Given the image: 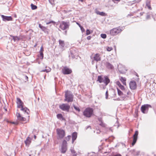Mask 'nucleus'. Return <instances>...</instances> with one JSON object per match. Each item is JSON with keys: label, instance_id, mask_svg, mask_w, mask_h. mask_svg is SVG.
<instances>
[{"label": "nucleus", "instance_id": "nucleus-1", "mask_svg": "<svg viewBox=\"0 0 156 156\" xmlns=\"http://www.w3.org/2000/svg\"><path fill=\"white\" fill-rule=\"evenodd\" d=\"M65 99L64 101L68 102H72L73 101V95L72 93L69 91H66L65 92Z\"/></svg>", "mask_w": 156, "mask_h": 156}, {"label": "nucleus", "instance_id": "nucleus-2", "mask_svg": "<svg viewBox=\"0 0 156 156\" xmlns=\"http://www.w3.org/2000/svg\"><path fill=\"white\" fill-rule=\"evenodd\" d=\"M16 103L18 104V108H21V110L27 114H29L30 112L29 110L27 108H23V103L20 98H17Z\"/></svg>", "mask_w": 156, "mask_h": 156}, {"label": "nucleus", "instance_id": "nucleus-3", "mask_svg": "<svg viewBox=\"0 0 156 156\" xmlns=\"http://www.w3.org/2000/svg\"><path fill=\"white\" fill-rule=\"evenodd\" d=\"M70 22L69 21H62L59 25V28L63 30L68 29L70 26Z\"/></svg>", "mask_w": 156, "mask_h": 156}, {"label": "nucleus", "instance_id": "nucleus-4", "mask_svg": "<svg viewBox=\"0 0 156 156\" xmlns=\"http://www.w3.org/2000/svg\"><path fill=\"white\" fill-rule=\"evenodd\" d=\"M57 138L58 140L62 139L65 136V131L62 129L58 128L56 129Z\"/></svg>", "mask_w": 156, "mask_h": 156}, {"label": "nucleus", "instance_id": "nucleus-5", "mask_svg": "<svg viewBox=\"0 0 156 156\" xmlns=\"http://www.w3.org/2000/svg\"><path fill=\"white\" fill-rule=\"evenodd\" d=\"M93 113V109L90 108H86L83 112V115L87 118L90 117Z\"/></svg>", "mask_w": 156, "mask_h": 156}, {"label": "nucleus", "instance_id": "nucleus-6", "mask_svg": "<svg viewBox=\"0 0 156 156\" xmlns=\"http://www.w3.org/2000/svg\"><path fill=\"white\" fill-rule=\"evenodd\" d=\"M122 30L120 27L113 28L110 30V34L112 36H115L120 33Z\"/></svg>", "mask_w": 156, "mask_h": 156}, {"label": "nucleus", "instance_id": "nucleus-7", "mask_svg": "<svg viewBox=\"0 0 156 156\" xmlns=\"http://www.w3.org/2000/svg\"><path fill=\"white\" fill-rule=\"evenodd\" d=\"M151 107L150 105L145 104L141 106L140 108L141 111L143 113L147 114L148 112L149 108Z\"/></svg>", "mask_w": 156, "mask_h": 156}, {"label": "nucleus", "instance_id": "nucleus-8", "mask_svg": "<svg viewBox=\"0 0 156 156\" xmlns=\"http://www.w3.org/2000/svg\"><path fill=\"white\" fill-rule=\"evenodd\" d=\"M59 107L62 111L69 112L70 106L67 104H62L59 105Z\"/></svg>", "mask_w": 156, "mask_h": 156}, {"label": "nucleus", "instance_id": "nucleus-9", "mask_svg": "<svg viewBox=\"0 0 156 156\" xmlns=\"http://www.w3.org/2000/svg\"><path fill=\"white\" fill-rule=\"evenodd\" d=\"M67 141L65 140H64L62 142L61 148V152L62 153H65L67 149Z\"/></svg>", "mask_w": 156, "mask_h": 156}, {"label": "nucleus", "instance_id": "nucleus-10", "mask_svg": "<svg viewBox=\"0 0 156 156\" xmlns=\"http://www.w3.org/2000/svg\"><path fill=\"white\" fill-rule=\"evenodd\" d=\"M90 58L92 60V62L94 61L98 62L101 60L100 55L98 53L95 54L94 56L93 55L91 56Z\"/></svg>", "mask_w": 156, "mask_h": 156}, {"label": "nucleus", "instance_id": "nucleus-11", "mask_svg": "<svg viewBox=\"0 0 156 156\" xmlns=\"http://www.w3.org/2000/svg\"><path fill=\"white\" fill-rule=\"evenodd\" d=\"M62 73L64 75L69 74L72 73L71 69L66 66L64 67L62 70Z\"/></svg>", "mask_w": 156, "mask_h": 156}, {"label": "nucleus", "instance_id": "nucleus-12", "mask_svg": "<svg viewBox=\"0 0 156 156\" xmlns=\"http://www.w3.org/2000/svg\"><path fill=\"white\" fill-rule=\"evenodd\" d=\"M110 82V80L107 76H104V80L103 83H104L105 84V86H103V88L104 89L105 88L106 86L108 85Z\"/></svg>", "mask_w": 156, "mask_h": 156}, {"label": "nucleus", "instance_id": "nucleus-13", "mask_svg": "<svg viewBox=\"0 0 156 156\" xmlns=\"http://www.w3.org/2000/svg\"><path fill=\"white\" fill-rule=\"evenodd\" d=\"M110 82V80L107 76H104V80L103 83H104L105 84V86H103V88L104 89L105 88L106 86L108 85Z\"/></svg>", "mask_w": 156, "mask_h": 156}, {"label": "nucleus", "instance_id": "nucleus-14", "mask_svg": "<svg viewBox=\"0 0 156 156\" xmlns=\"http://www.w3.org/2000/svg\"><path fill=\"white\" fill-rule=\"evenodd\" d=\"M104 64L105 67L108 69L112 70L114 69V66L110 62H105Z\"/></svg>", "mask_w": 156, "mask_h": 156}, {"label": "nucleus", "instance_id": "nucleus-15", "mask_svg": "<svg viewBox=\"0 0 156 156\" xmlns=\"http://www.w3.org/2000/svg\"><path fill=\"white\" fill-rule=\"evenodd\" d=\"M130 88L132 90H135L136 88V84L135 81H131L129 83Z\"/></svg>", "mask_w": 156, "mask_h": 156}, {"label": "nucleus", "instance_id": "nucleus-16", "mask_svg": "<svg viewBox=\"0 0 156 156\" xmlns=\"http://www.w3.org/2000/svg\"><path fill=\"white\" fill-rule=\"evenodd\" d=\"M138 134V131H136L135 134L133 135V140L132 143V145L133 146L136 142L137 141V136Z\"/></svg>", "mask_w": 156, "mask_h": 156}, {"label": "nucleus", "instance_id": "nucleus-17", "mask_svg": "<svg viewBox=\"0 0 156 156\" xmlns=\"http://www.w3.org/2000/svg\"><path fill=\"white\" fill-rule=\"evenodd\" d=\"M39 27L45 33L47 34H48L49 30L47 27L42 26L40 24H39Z\"/></svg>", "mask_w": 156, "mask_h": 156}, {"label": "nucleus", "instance_id": "nucleus-18", "mask_svg": "<svg viewBox=\"0 0 156 156\" xmlns=\"http://www.w3.org/2000/svg\"><path fill=\"white\" fill-rule=\"evenodd\" d=\"M2 20L3 21H11L12 20V18L11 16H6L3 15H1Z\"/></svg>", "mask_w": 156, "mask_h": 156}, {"label": "nucleus", "instance_id": "nucleus-19", "mask_svg": "<svg viewBox=\"0 0 156 156\" xmlns=\"http://www.w3.org/2000/svg\"><path fill=\"white\" fill-rule=\"evenodd\" d=\"M77 137V133L76 132L73 133L72 134V143L73 144Z\"/></svg>", "mask_w": 156, "mask_h": 156}, {"label": "nucleus", "instance_id": "nucleus-20", "mask_svg": "<svg viewBox=\"0 0 156 156\" xmlns=\"http://www.w3.org/2000/svg\"><path fill=\"white\" fill-rule=\"evenodd\" d=\"M32 139L29 137H28L24 141L26 146H29L31 143Z\"/></svg>", "mask_w": 156, "mask_h": 156}, {"label": "nucleus", "instance_id": "nucleus-21", "mask_svg": "<svg viewBox=\"0 0 156 156\" xmlns=\"http://www.w3.org/2000/svg\"><path fill=\"white\" fill-rule=\"evenodd\" d=\"M16 116L19 120L22 121H24V118L21 116L19 113H17Z\"/></svg>", "mask_w": 156, "mask_h": 156}, {"label": "nucleus", "instance_id": "nucleus-22", "mask_svg": "<svg viewBox=\"0 0 156 156\" xmlns=\"http://www.w3.org/2000/svg\"><path fill=\"white\" fill-rule=\"evenodd\" d=\"M131 152L133 155H138L140 153V151H136L135 150H131Z\"/></svg>", "mask_w": 156, "mask_h": 156}, {"label": "nucleus", "instance_id": "nucleus-23", "mask_svg": "<svg viewBox=\"0 0 156 156\" xmlns=\"http://www.w3.org/2000/svg\"><path fill=\"white\" fill-rule=\"evenodd\" d=\"M104 80V76H98L97 81L101 83H103Z\"/></svg>", "mask_w": 156, "mask_h": 156}, {"label": "nucleus", "instance_id": "nucleus-24", "mask_svg": "<svg viewBox=\"0 0 156 156\" xmlns=\"http://www.w3.org/2000/svg\"><path fill=\"white\" fill-rule=\"evenodd\" d=\"M120 80L122 82L123 84L124 85H126V79L125 77H121L120 78Z\"/></svg>", "mask_w": 156, "mask_h": 156}, {"label": "nucleus", "instance_id": "nucleus-25", "mask_svg": "<svg viewBox=\"0 0 156 156\" xmlns=\"http://www.w3.org/2000/svg\"><path fill=\"white\" fill-rule=\"evenodd\" d=\"M98 120L100 122V125L101 126L103 127H105V124L103 122L101 118H98Z\"/></svg>", "mask_w": 156, "mask_h": 156}, {"label": "nucleus", "instance_id": "nucleus-26", "mask_svg": "<svg viewBox=\"0 0 156 156\" xmlns=\"http://www.w3.org/2000/svg\"><path fill=\"white\" fill-rule=\"evenodd\" d=\"M146 6H147L149 9L150 10L151 9L150 5V1L149 0H147L146 1Z\"/></svg>", "mask_w": 156, "mask_h": 156}, {"label": "nucleus", "instance_id": "nucleus-27", "mask_svg": "<svg viewBox=\"0 0 156 156\" xmlns=\"http://www.w3.org/2000/svg\"><path fill=\"white\" fill-rule=\"evenodd\" d=\"M59 45L62 48L64 47L65 44L64 41L59 40Z\"/></svg>", "mask_w": 156, "mask_h": 156}, {"label": "nucleus", "instance_id": "nucleus-28", "mask_svg": "<svg viewBox=\"0 0 156 156\" xmlns=\"http://www.w3.org/2000/svg\"><path fill=\"white\" fill-rule=\"evenodd\" d=\"M95 13L98 15H99L101 16H105V13L103 12H100L96 10L95 11Z\"/></svg>", "mask_w": 156, "mask_h": 156}, {"label": "nucleus", "instance_id": "nucleus-29", "mask_svg": "<svg viewBox=\"0 0 156 156\" xmlns=\"http://www.w3.org/2000/svg\"><path fill=\"white\" fill-rule=\"evenodd\" d=\"M152 15V16L154 19V20H155V18H154V16H153V15H152V12H148L147 13V16L146 17V19L147 20L149 19H150V15Z\"/></svg>", "mask_w": 156, "mask_h": 156}, {"label": "nucleus", "instance_id": "nucleus-30", "mask_svg": "<svg viewBox=\"0 0 156 156\" xmlns=\"http://www.w3.org/2000/svg\"><path fill=\"white\" fill-rule=\"evenodd\" d=\"M57 117L60 119L62 120H64V118L63 117L62 115L61 114H58L57 115Z\"/></svg>", "mask_w": 156, "mask_h": 156}, {"label": "nucleus", "instance_id": "nucleus-31", "mask_svg": "<svg viewBox=\"0 0 156 156\" xmlns=\"http://www.w3.org/2000/svg\"><path fill=\"white\" fill-rule=\"evenodd\" d=\"M70 151L71 153L73 154V156H77V154L76 153V152L75 151L73 148L71 147L70 149Z\"/></svg>", "mask_w": 156, "mask_h": 156}, {"label": "nucleus", "instance_id": "nucleus-32", "mask_svg": "<svg viewBox=\"0 0 156 156\" xmlns=\"http://www.w3.org/2000/svg\"><path fill=\"white\" fill-rule=\"evenodd\" d=\"M117 92L118 95L119 96H122L123 95V94L122 92L118 88H117Z\"/></svg>", "mask_w": 156, "mask_h": 156}, {"label": "nucleus", "instance_id": "nucleus-33", "mask_svg": "<svg viewBox=\"0 0 156 156\" xmlns=\"http://www.w3.org/2000/svg\"><path fill=\"white\" fill-rule=\"evenodd\" d=\"M51 70V69L49 68L48 67V69L42 70L41 71V72H45L46 73H48L49 72H50Z\"/></svg>", "mask_w": 156, "mask_h": 156}, {"label": "nucleus", "instance_id": "nucleus-34", "mask_svg": "<svg viewBox=\"0 0 156 156\" xmlns=\"http://www.w3.org/2000/svg\"><path fill=\"white\" fill-rule=\"evenodd\" d=\"M128 97V96L127 95H124L123 94V95L121 96V97L122 100H126L127 99V98Z\"/></svg>", "mask_w": 156, "mask_h": 156}, {"label": "nucleus", "instance_id": "nucleus-35", "mask_svg": "<svg viewBox=\"0 0 156 156\" xmlns=\"http://www.w3.org/2000/svg\"><path fill=\"white\" fill-rule=\"evenodd\" d=\"M31 6L32 9L34 10L37 8V6L33 4H31Z\"/></svg>", "mask_w": 156, "mask_h": 156}, {"label": "nucleus", "instance_id": "nucleus-36", "mask_svg": "<svg viewBox=\"0 0 156 156\" xmlns=\"http://www.w3.org/2000/svg\"><path fill=\"white\" fill-rule=\"evenodd\" d=\"M71 138V136L70 135H68L67 136L65 137V140L66 141H69Z\"/></svg>", "mask_w": 156, "mask_h": 156}, {"label": "nucleus", "instance_id": "nucleus-37", "mask_svg": "<svg viewBox=\"0 0 156 156\" xmlns=\"http://www.w3.org/2000/svg\"><path fill=\"white\" fill-rule=\"evenodd\" d=\"M101 37L103 39H105L106 38L107 35L105 34H101Z\"/></svg>", "mask_w": 156, "mask_h": 156}, {"label": "nucleus", "instance_id": "nucleus-38", "mask_svg": "<svg viewBox=\"0 0 156 156\" xmlns=\"http://www.w3.org/2000/svg\"><path fill=\"white\" fill-rule=\"evenodd\" d=\"M12 39L14 41H15L16 40H19V38L17 36H12Z\"/></svg>", "mask_w": 156, "mask_h": 156}, {"label": "nucleus", "instance_id": "nucleus-39", "mask_svg": "<svg viewBox=\"0 0 156 156\" xmlns=\"http://www.w3.org/2000/svg\"><path fill=\"white\" fill-rule=\"evenodd\" d=\"M55 22L54 21L52 20L51 21H50L48 22H47L46 23V24L47 25H48L49 24H51V23H53V24H55Z\"/></svg>", "mask_w": 156, "mask_h": 156}, {"label": "nucleus", "instance_id": "nucleus-40", "mask_svg": "<svg viewBox=\"0 0 156 156\" xmlns=\"http://www.w3.org/2000/svg\"><path fill=\"white\" fill-rule=\"evenodd\" d=\"M73 107L76 111H78V112L80 111V109L79 107H76L75 105L73 106Z\"/></svg>", "mask_w": 156, "mask_h": 156}, {"label": "nucleus", "instance_id": "nucleus-41", "mask_svg": "<svg viewBox=\"0 0 156 156\" xmlns=\"http://www.w3.org/2000/svg\"><path fill=\"white\" fill-rule=\"evenodd\" d=\"M39 53H40V56H41L40 58L41 59H42L44 58V55H43V52H39Z\"/></svg>", "mask_w": 156, "mask_h": 156}, {"label": "nucleus", "instance_id": "nucleus-42", "mask_svg": "<svg viewBox=\"0 0 156 156\" xmlns=\"http://www.w3.org/2000/svg\"><path fill=\"white\" fill-rule=\"evenodd\" d=\"M115 83L119 87H120V86H121L122 85V84H121L120 82L119 81H116Z\"/></svg>", "mask_w": 156, "mask_h": 156}, {"label": "nucleus", "instance_id": "nucleus-43", "mask_svg": "<svg viewBox=\"0 0 156 156\" xmlns=\"http://www.w3.org/2000/svg\"><path fill=\"white\" fill-rule=\"evenodd\" d=\"M106 49L107 51H111L112 50L113 48L112 47H107Z\"/></svg>", "mask_w": 156, "mask_h": 156}, {"label": "nucleus", "instance_id": "nucleus-44", "mask_svg": "<svg viewBox=\"0 0 156 156\" xmlns=\"http://www.w3.org/2000/svg\"><path fill=\"white\" fill-rule=\"evenodd\" d=\"M90 34V30L88 29H87L86 32V34L87 35H88Z\"/></svg>", "mask_w": 156, "mask_h": 156}, {"label": "nucleus", "instance_id": "nucleus-45", "mask_svg": "<svg viewBox=\"0 0 156 156\" xmlns=\"http://www.w3.org/2000/svg\"><path fill=\"white\" fill-rule=\"evenodd\" d=\"M141 0H135L133 1V3H138L139 2H140Z\"/></svg>", "mask_w": 156, "mask_h": 156}, {"label": "nucleus", "instance_id": "nucleus-46", "mask_svg": "<svg viewBox=\"0 0 156 156\" xmlns=\"http://www.w3.org/2000/svg\"><path fill=\"white\" fill-rule=\"evenodd\" d=\"M108 91L107 90L105 93V98L107 99L108 98Z\"/></svg>", "mask_w": 156, "mask_h": 156}, {"label": "nucleus", "instance_id": "nucleus-47", "mask_svg": "<svg viewBox=\"0 0 156 156\" xmlns=\"http://www.w3.org/2000/svg\"><path fill=\"white\" fill-rule=\"evenodd\" d=\"M80 29L82 32H84L85 31V30L84 28L82 27V26L80 27Z\"/></svg>", "mask_w": 156, "mask_h": 156}, {"label": "nucleus", "instance_id": "nucleus-48", "mask_svg": "<svg viewBox=\"0 0 156 156\" xmlns=\"http://www.w3.org/2000/svg\"><path fill=\"white\" fill-rule=\"evenodd\" d=\"M122 90H125L124 87L122 85L120 87H119Z\"/></svg>", "mask_w": 156, "mask_h": 156}, {"label": "nucleus", "instance_id": "nucleus-49", "mask_svg": "<svg viewBox=\"0 0 156 156\" xmlns=\"http://www.w3.org/2000/svg\"><path fill=\"white\" fill-rule=\"evenodd\" d=\"M43 51H44V50H43V46H41V48L40 50L39 51V52H43Z\"/></svg>", "mask_w": 156, "mask_h": 156}, {"label": "nucleus", "instance_id": "nucleus-50", "mask_svg": "<svg viewBox=\"0 0 156 156\" xmlns=\"http://www.w3.org/2000/svg\"><path fill=\"white\" fill-rule=\"evenodd\" d=\"M91 36H89L88 37H87V39L88 40H90L91 39Z\"/></svg>", "mask_w": 156, "mask_h": 156}, {"label": "nucleus", "instance_id": "nucleus-51", "mask_svg": "<svg viewBox=\"0 0 156 156\" xmlns=\"http://www.w3.org/2000/svg\"><path fill=\"white\" fill-rule=\"evenodd\" d=\"M113 156H122L120 154H115V155H114Z\"/></svg>", "mask_w": 156, "mask_h": 156}, {"label": "nucleus", "instance_id": "nucleus-52", "mask_svg": "<svg viewBox=\"0 0 156 156\" xmlns=\"http://www.w3.org/2000/svg\"><path fill=\"white\" fill-rule=\"evenodd\" d=\"M77 25L79 26L80 27H81V26L80 25V24L78 23H77Z\"/></svg>", "mask_w": 156, "mask_h": 156}, {"label": "nucleus", "instance_id": "nucleus-53", "mask_svg": "<svg viewBox=\"0 0 156 156\" xmlns=\"http://www.w3.org/2000/svg\"><path fill=\"white\" fill-rule=\"evenodd\" d=\"M89 128H90V126H87L86 128V129H87Z\"/></svg>", "mask_w": 156, "mask_h": 156}, {"label": "nucleus", "instance_id": "nucleus-54", "mask_svg": "<svg viewBox=\"0 0 156 156\" xmlns=\"http://www.w3.org/2000/svg\"><path fill=\"white\" fill-rule=\"evenodd\" d=\"M130 93V92L129 91H128V92H127V95H129V94Z\"/></svg>", "mask_w": 156, "mask_h": 156}, {"label": "nucleus", "instance_id": "nucleus-55", "mask_svg": "<svg viewBox=\"0 0 156 156\" xmlns=\"http://www.w3.org/2000/svg\"><path fill=\"white\" fill-rule=\"evenodd\" d=\"M49 2L51 4H53V3L52 2H51L50 0H49Z\"/></svg>", "mask_w": 156, "mask_h": 156}, {"label": "nucleus", "instance_id": "nucleus-56", "mask_svg": "<svg viewBox=\"0 0 156 156\" xmlns=\"http://www.w3.org/2000/svg\"><path fill=\"white\" fill-rule=\"evenodd\" d=\"M119 72L121 73H124V72H122V71H121L120 70H119Z\"/></svg>", "mask_w": 156, "mask_h": 156}, {"label": "nucleus", "instance_id": "nucleus-57", "mask_svg": "<svg viewBox=\"0 0 156 156\" xmlns=\"http://www.w3.org/2000/svg\"><path fill=\"white\" fill-rule=\"evenodd\" d=\"M79 1H81V2H83V0H78Z\"/></svg>", "mask_w": 156, "mask_h": 156}, {"label": "nucleus", "instance_id": "nucleus-58", "mask_svg": "<svg viewBox=\"0 0 156 156\" xmlns=\"http://www.w3.org/2000/svg\"><path fill=\"white\" fill-rule=\"evenodd\" d=\"M36 136L34 135V138L35 139L36 138Z\"/></svg>", "mask_w": 156, "mask_h": 156}, {"label": "nucleus", "instance_id": "nucleus-59", "mask_svg": "<svg viewBox=\"0 0 156 156\" xmlns=\"http://www.w3.org/2000/svg\"><path fill=\"white\" fill-rule=\"evenodd\" d=\"M25 77L27 79H28V77L27 76H25Z\"/></svg>", "mask_w": 156, "mask_h": 156}, {"label": "nucleus", "instance_id": "nucleus-60", "mask_svg": "<svg viewBox=\"0 0 156 156\" xmlns=\"http://www.w3.org/2000/svg\"><path fill=\"white\" fill-rule=\"evenodd\" d=\"M114 47H115V50H116V46H114Z\"/></svg>", "mask_w": 156, "mask_h": 156}, {"label": "nucleus", "instance_id": "nucleus-61", "mask_svg": "<svg viewBox=\"0 0 156 156\" xmlns=\"http://www.w3.org/2000/svg\"><path fill=\"white\" fill-rule=\"evenodd\" d=\"M65 34H66V33H67V31H65Z\"/></svg>", "mask_w": 156, "mask_h": 156}, {"label": "nucleus", "instance_id": "nucleus-62", "mask_svg": "<svg viewBox=\"0 0 156 156\" xmlns=\"http://www.w3.org/2000/svg\"><path fill=\"white\" fill-rule=\"evenodd\" d=\"M36 46V44H35V45H34V47H35Z\"/></svg>", "mask_w": 156, "mask_h": 156}, {"label": "nucleus", "instance_id": "nucleus-63", "mask_svg": "<svg viewBox=\"0 0 156 156\" xmlns=\"http://www.w3.org/2000/svg\"><path fill=\"white\" fill-rule=\"evenodd\" d=\"M16 124H17V122H16Z\"/></svg>", "mask_w": 156, "mask_h": 156}, {"label": "nucleus", "instance_id": "nucleus-64", "mask_svg": "<svg viewBox=\"0 0 156 156\" xmlns=\"http://www.w3.org/2000/svg\"><path fill=\"white\" fill-rule=\"evenodd\" d=\"M12 123H13V124H15V122H12Z\"/></svg>", "mask_w": 156, "mask_h": 156}]
</instances>
